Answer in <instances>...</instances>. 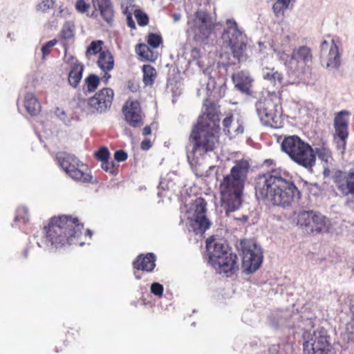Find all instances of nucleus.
<instances>
[{"instance_id":"4d7b16f0","label":"nucleus","mask_w":354,"mask_h":354,"mask_svg":"<svg viewBox=\"0 0 354 354\" xmlns=\"http://www.w3.org/2000/svg\"><path fill=\"white\" fill-rule=\"evenodd\" d=\"M151 128L149 126H146L145 127H144V129H142V134L144 136H147V135H149L151 133Z\"/></svg>"},{"instance_id":"0e129e2a","label":"nucleus","mask_w":354,"mask_h":354,"mask_svg":"<svg viewBox=\"0 0 354 354\" xmlns=\"http://www.w3.org/2000/svg\"><path fill=\"white\" fill-rule=\"evenodd\" d=\"M85 234L88 236L89 238H91V236H92V232L90 230H86V232H85Z\"/></svg>"},{"instance_id":"ea45409f","label":"nucleus","mask_w":354,"mask_h":354,"mask_svg":"<svg viewBox=\"0 0 354 354\" xmlns=\"http://www.w3.org/2000/svg\"><path fill=\"white\" fill-rule=\"evenodd\" d=\"M134 15L139 26H144L147 25L149 18L144 12L137 9L134 11Z\"/></svg>"},{"instance_id":"c9c22d12","label":"nucleus","mask_w":354,"mask_h":354,"mask_svg":"<svg viewBox=\"0 0 354 354\" xmlns=\"http://www.w3.org/2000/svg\"><path fill=\"white\" fill-rule=\"evenodd\" d=\"M101 167L104 171L111 175L115 176L118 172V165H116L113 161H109V159L101 162Z\"/></svg>"},{"instance_id":"39448f33","label":"nucleus","mask_w":354,"mask_h":354,"mask_svg":"<svg viewBox=\"0 0 354 354\" xmlns=\"http://www.w3.org/2000/svg\"><path fill=\"white\" fill-rule=\"evenodd\" d=\"M250 168L245 160L236 161L220 183L221 207L228 215L238 210L243 203V192Z\"/></svg>"},{"instance_id":"bf43d9fd","label":"nucleus","mask_w":354,"mask_h":354,"mask_svg":"<svg viewBox=\"0 0 354 354\" xmlns=\"http://www.w3.org/2000/svg\"><path fill=\"white\" fill-rule=\"evenodd\" d=\"M28 257V249H24L22 252V257L24 259H27Z\"/></svg>"},{"instance_id":"20e7f679","label":"nucleus","mask_w":354,"mask_h":354,"mask_svg":"<svg viewBox=\"0 0 354 354\" xmlns=\"http://www.w3.org/2000/svg\"><path fill=\"white\" fill-rule=\"evenodd\" d=\"M84 225L72 216L62 215L50 218L43 227V241L46 247L62 249L71 245H83L80 236Z\"/></svg>"},{"instance_id":"49530a36","label":"nucleus","mask_w":354,"mask_h":354,"mask_svg":"<svg viewBox=\"0 0 354 354\" xmlns=\"http://www.w3.org/2000/svg\"><path fill=\"white\" fill-rule=\"evenodd\" d=\"M272 9L274 14L276 15H279L281 12H282L283 10H286V8H283V6L281 3L277 1L273 4Z\"/></svg>"},{"instance_id":"f8f14e48","label":"nucleus","mask_w":354,"mask_h":354,"mask_svg":"<svg viewBox=\"0 0 354 354\" xmlns=\"http://www.w3.org/2000/svg\"><path fill=\"white\" fill-rule=\"evenodd\" d=\"M242 250L243 272L250 274L257 270L263 261L261 248L253 240H243L240 243Z\"/></svg>"},{"instance_id":"1a4fd4ad","label":"nucleus","mask_w":354,"mask_h":354,"mask_svg":"<svg viewBox=\"0 0 354 354\" xmlns=\"http://www.w3.org/2000/svg\"><path fill=\"white\" fill-rule=\"evenodd\" d=\"M187 24L194 40L206 44L215 28V19L207 10L200 9L189 17Z\"/></svg>"},{"instance_id":"864d4df0","label":"nucleus","mask_w":354,"mask_h":354,"mask_svg":"<svg viewBox=\"0 0 354 354\" xmlns=\"http://www.w3.org/2000/svg\"><path fill=\"white\" fill-rule=\"evenodd\" d=\"M181 14L180 13H173L171 15V17L174 22L178 21L181 19Z\"/></svg>"},{"instance_id":"9b49d317","label":"nucleus","mask_w":354,"mask_h":354,"mask_svg":"<svg viewBox=\"0 0 354 354\" xmlns=\"http://www.w3.org/2000/svg\"><path fill=\"white\" fill-rule=\"evenodd\" d=\"M200 88H198V95L205 94L214 98H221L225 95L226 90V80L225 77L210 75L209 69L203 70L200 73Z\"/></svg>"},{"instance_id":"c756f323","label":"nucleus","mask_w":354,"mask_h":354,"mask_svg":"<svg viewBox=\"0 0 354 354\" xmlns=\"http://www.w3.org/2000/svg\"><path fill=\"white\" fill-rule=\"evenodd\" d=\"M143 73L142 81L145 86H152L155 80V68L149 65L145 64L142 68Z\"/></svg>"},{"instance_id":"09e8293b","label":"nucleus","mask_w":354,"mask_h":354,"mask_svg":"<svg viewBox=\"0 0 354 354\" xmlns=\"http://www.w3.org/2000/svg\"><path fill=\"white\" fill-rule=\"evenodd\" d=\"M152 145L149 140L145 139L142 141L140 144V147L142 150H148L151 147Z\"/></svg>"},{"instance_id":"13d9d810","label":"nucleus","mask_w":354,"mask_h":354,"mask_svg":"<svg viewBox=\"0 0 354 354\" xmlns=\"http://www.w3.org/2000/svg\"><path fill=\"white\" fill-rule=\"evenodd\" d=\"M244 131L243 126L242 124H239L236 129V132L237 133H243Z\"/></svg>"},{"instance_id":"3c124183","label":"nucleus","mask_w":354,"mask_h":354,"mask_svg":"<svg viewBox=\"0 0 354 354\" xmlns=\"http://www.w3.org/2000/svg\"><path fill=\"white\" fill-rule=\"evenodd\" d=\"M62 33L65 39H68L73 36L72 31L68 28V30H62Z\"/></svg>"},{"instance_id":"58836bf2","label":"nucleus","mask_w":354,"mask_h":354,"mask_svg":"<svg viewBox=\"0 0 354 354\" xmlns=\"http://www.w3.org/2000/svg\"><path fill=\"white\" fill-rule=\"evenodd\" d=\"M91 0H77L75 3V10L80 13H85L91 8Z\"/></svg>"},{"instance_id":"423d86ee","label":"nucleus","mask_w":354,"mask_h":354,"mask_svg":"<svg viewBox=\"0 0 354 354\" xmlns=\"http://www.w3.org/2000/svg\"><path fill=\"white\" fill-rule=\"evenodd\" d=\"M206 250L209 263L221 272H233L236 266V254L226 242L210 236L206 240Z\"/></svg>"},{"instance_id":"ddd939ff","label":"nucleus","mask_w":354,"mask_h":354,"mask_svg":"<svg viewBox=\"0 0 354 354\" xmlns=\"http://www.w3.org/2000/svg\"><path fill=\"white\" fill-rule=\"evenodd\" d=\"M257 113L265 126L277 128L280 123L281 107L269 98H261L255 104Z\"/></svg>"},{"instance_id":"aec40b11","label":"nucleus","mask_w":354,"mask_h":354,"mask_svg":"<svg viewBox=\"0 0 354 354\" xmlns=\"http://www.w3.org/2000/svg\"><path fill=\"white\" fill-rule=\"evenodd\" d=\"M97 66L104 72L102 80L106 84L111 75L109 72L114 68L115 61L112 53L109 50L100 52L97 60Z\"/></svg>"},{"instance_id":"603ef678","label":"nucleus","mask_w":354,"mask_h":354,"mask_svg":"<svg viewBox=\"0 0 354 354\" xmlns=\"http://www.w3.org/2000/svg\"><path fill=\"white\" fill-rule=\"evenodd\" d=\"M329 46V43L326 40L322 41L320 46L321 52L323 53L324 51H326Z\"/></svg>"},{"instance_id":"680f3d73","label":"nucleus","mask_w":354,"mask_h":354,"mask_svg":"<svg viewBox=\"0 0 354 354\" xmlns=\"http://www.w3.org/2000/svg\"><path fill=\"white\" fill-rule=\"evenodd\" d=\"M75 335L73 330L71 331H68L66 333V337L68 339H70L71 337Z\"/></svg>"},{"instance_id":"dca6fc26","label":"nucleus","mask_w":354,"mask_h":354,"mask_svg":"<svg viewBox=\"0 0 354 354\" xmlns=\"http://www.w3.org/2000/svg\"><path fill=\"white\" fill-rule=\"evenodd\" d=\"M194 213L189 220V230H192L196 234L202 235L212 225V222L206 215L207 203L201 197L197 198L194 203Z\"/></svg>"},{"instance_id":"052dcab7","label":"nucleus","mask_w":354,"mask_h":354,"mask_svg":"<svg viewBox=\"0 0 354 354\" xmlns=\"http://www.w3.org/2000/svg\"><path fill=\"white\" fill-rule=\"evenodd\" d=\"M272 160L271 159H267L264 161V165L266 166L271 165L272 164Z\"/></svg>"},{"instance_id":"5fc2aeb1","label":"nucleus","mask_w":354,"mask_h":354,"mask_svg":"<svg viewBox=\"0 0 354 354\" xmlns=\"http://www.w3.org/2000/svg\"><path fill=\"white\" fill-rule=\"evenodd\" d=\"M291 0H277L283 6V8H288Z\"/></svg>"},{"instance_id":"bb28decb","label":"nucleus","mask_w":354,"mask_h":354,"mask_svg":"<svg viewBox=\"0 0 354 354\" xmlns=\"http://www.w3.org/2000/svg\"><path fill=\"white\" fill-rule=\"evenodd\" d=\"M341 66V57L335 39L332 40V44L330 46L329 52L327 57L326 68L328 70L338 69Z\"/></svg>"},{"instance_id":"f257e3e1","label":"nucleus","mask_w":354,"mask_h":354,"mask_svg":"<svg viewBox=\"0 0 354 354\" xmlns=\"http://www.w3.org/2000/svg\"><path fill=\"white\" fill-rule=\"evenodd\" d=\"M270 320L276 328H300L303 333L304 354H329L332 346L327 330L320 328L311 332L313 322L310 318H304L298 312L281 310L273 314Z\"/></svg>"},{"instance_id":"2f4dec72","label":"nucleus","mask_w":354,"mask_h":354,"mask_svg":"<svg viewBox=\"0 0 354 354\" xmlns=\"http://www.w3.org/2000/svg\"><path fill=\"white\" fill-rule=\"evenodd\" d=\"M292 347L289 343L273 344L269 348V354H289L292 353Z\"/></svg>"},{"instance_id":"f3484780","label":"nucleus","mask_w":354,"mask_h":354,"mask_svg":"<svg viewBox=\"0 0 354 354\" xmlns=\"http://www.w3.org/2000/svg\"><path fill=\"white\" fill-rule=\"evenodd\" d=\"M114 92L110 88H103L88 99V104L96 112L102 113L109 109L112 104Z\"/></svg>"},{"instance_id":"a211bd4d","label":"nucleus","mask_w":354,"mask_h":354,"mask_svg":"<svg viewBox=\"0 0 354 354\" xmlns=\"http://www.w3.org/2000/svg\"><path fill=\"white\" fill-rule=\"evenodd\" d=\"M126 122L133 128H139L144 124V114L138 101L127 100L122 108Z\"/></svg>"},{"instance_id":"393cba45","label":"nucleus","mask_w":354,"mask_h":354,"mask_svg":"<svg viewBox=\"0 0 354 354\" xmlns=\"http://www.w3.org/2000/svg\"><path fill=\"white\" fill-rule=\"evenodd\" d=\"M84 69V65L80 63L77 59L72 58V63L68 75V84L73 88H76L82 78Z\"/></svg>"},{"instance_id":"473e14b6","label":"nucleus","mask_w":354,"mask_h":354,"mask_svg":"<svg viewBox=\"0 0 354 354\" xmlns=\"http://www.w3.org/2000/svg\"><path fill=\"white\" fill-rule=\"evenodd\" d=\"M102 77L100 78L95 74H90L88 75L84 80L85 86H86V91L88 93H93L95 91V90L98 88L100 80Z\"/></svg>"},{"instance_id":"9d476101","label":"nucleus","mask_w":354,"mask_h":354,"mask_svg":"<svg viewBox=\"0 0 354 354\" xmlns=\"http://www.w3.org/2000/svg\"><path fill=\"white\" fill-rule=\"evenodd\" d=\"M57 158L61 167L72 179L82 183L92 182L93 176L88 166L75 156L59 153Z\"/></svg>"},{"instance_id":"6e6d98bb","label":"nucleus","mask_w":354,"mask_h":354,"mask_svg":"<svg viewBox=\"0 0 354 354\" xmlns=\"http://www.w3.org/2000/svg\"><path fill=\"white\" fill-rule=\"evenodd\" d=\"M162 43V39L160 34L156 33V48Z\"/></svg>"},{"instance_id":"a19ab883","label":"nucleus","mask_w":354,"mask_h":354,"mask_svg":"<svg viewBox=\"0 0 354 354\" xmlns=\"http://www.w3.org/2000/svg\"><path fill=\"white\" fill-rule=\"evenodd\" d=\"M57 44L56 39L50 40L48 42H46L42 47H41V52H42V56L43 59H45V57L48 55L51 51V48Z\"/></svg>"},{"instance_id":"79ce46f5","label":"nucleus","mask_w":354,"mask_h":354,"mask_svg":"<svg viewBox=\"0 0 354 354\" xmlns=\"http://www.w3.org/2000/svg\"><path fill=\"white\" fill-rule=\"evenodd\" d=\"M54 1L53 0H44L37 6V9L41 12H46L50 8H53Z\"/></svg>"},{"instance_id":"4468645a","label":"nucleus","mask_w":354,"mask_h":354,"mask_svg":"<svg viewBox=\"0 0 354 354\" xmlns=\"http://www.w3.org/2000/svg\"><path fill=\"white\" fill-rule=\"evenodd\" d=\"M297 223L304 227L307 232L316 234L328 232L330 225L326 216L313 210L300 212Z\"/></svg>"},{"instance_id":"4be33fe9","label":"nucleus","mask_w":354,"mask_h":354,"mask_svg":"<svg viewBox=\"0 0 354 354\" xmlns=\"http://www.w3.org/2000/svg\"><path fill=\"white\" fill-rule=\"evenodd\" d=\"M232 81L235 88L246 95L252 93L251 87L253 80L248 71H241L232 75Z\"/></svg>"},{"instance_id":"f03ea898","label":"nucleus","mask_w":354,"mask_h":354,"mask_svg":"<svg viewBox=\"0 0 354 354\" xmlns=\"http://www.w3.org/2000/svg\"><path fill=\"white\" fill-rule=\"evenodd\" d=\"M286 172L280 169L259 174L255 179V196L258 200L283 208L299 198L295 184L288 180Z\"/></svg>"},{"instance_id":"a878e982","label":"nucleus","mask_w":354,"mask_h":354,"mask_svg":"<svg viewBox=\"0 0 354 354\" xmlns=\"http://www.w3.org/2000/svg\"><path fill=\"white\" fill-rule=\"evenodd\" d=\"M133 267L138 270L151 272L155 267V257L153 253L140 254L133 262Z\"/></svg>"},{"instance_id":"774afa93","label":"nucleus","mask_w":354,"mask_h":354,"mask_svg":"<svg viewBox=\"0 0 354 354\" xmlns=\"http://www.w3.org/2000/svg\"><path fill=\"white\" fill-rule=\"evenodd\" d=\"M242 219H243V221H248V217L247 216H243Z\"/></svg>"},{"instance_id":"6ab92c4d","label":"nucleus","mask_w":354,"mask_h":354,"mask_svg":"<svg viewBox=\"0 0 354 354\" xmlns=\"http://www.w3.org/2000/svg\"><path fill=\"white\" fill-rule=\"evenodd\" d=\"M334 183L344 196L351 194L354 196V169L348 171H337L334 175Z\"/></svg>"},{"instance_id":"69168bd1","label":"nucleus","mask_w":354,"mask_h":354,"mask_svg":"<svg viewBox=\"0 0 354 354\" xmlns=\"http://www.w3.org/2000/svg\"><path fill=\"white\" fill-rule=\"evenodd\" d=\"M337 145H338V147H342V151H344V150L345 147H344V146H343V145H342V140H340L339 142H337ZM344 146H346V145H345Z\"/></svg>"},{"instance_id":"c03bdc74","label":"nucleus","mask_w":354,"mask_h":354,"mask_svg":"<svg viewBox=\"0 0 354 354\" xmlns=\"http://www.w3.org/2000/svg\"><path fill=\"white\" fill-rule=\"evenodd\" d=\"M128 158V154L122 149L118 150L114 153V159L118 162L125 161Z\"/></svg>"},{"instance_id":"0eeeda50","label":"nucleus","mask_w":354,"mask_h":354,"mask_svg":"<svg viewBox=\"0 0 354 354\" xmlns=\"http://www.w3.org/2000/svg\"><path fill=\"white\" fill-rule=\"evenodd\" d=\"M281 150L297 164L312 169L315 164L316 154L313 147L297 136L286 137L281 144Z\"/></svg>"},{"instance_id":"7c9ffc66","label":"nucleus","mask_w":354,"mask_h":354,"mask_svg":"<svg viewBox=\"0 0 354 354\" xmlns=\"http://www.w3.org/2000/svg\"><path fill=\"white\" fill-rule=\"evenodd\" d=\"M98 7L102 17L108 24H111L113 19V9L112 6L105 1L104 3H98Z\"/></svg>"},{"instance_id":"e2e57ef3","label":"nucleus","mask_w":354,"mask_h":354,"mask_svg":"<svg viewBox=\"0 0 354 354\" xmlns=\"http://www.w3.org/2000/svg\"><path fill=\"white\" fill-rule=\"evenodd\" d=\"M151 292L153 294V295H155V282L152 283L151 284Z\"/></svg>"},{"instance_id":"a18cd8bd","label":"nucleus","mask_w":354,"mask_h":354,"mask_svg":"<svg viewBox=\"0 0 354 354\" xmlns=\"http://www.w3.org/2000/svg\"><path fill=\"white\" fill-rule=\"evenodd\" d=\"M232 122V116H227L224 118L223 121V130L224 131H227V133L230 132L229 128L231 126Z\"/></svg>"},{"instance_id":"2eb2a0df","label":"nucleus","mask_w":354,"mask_h":354,"mask_svg":"<svg viewBox=\"0 0 354 354\" xmlns=\"http://www.w3.org/2000/svg\"><path fill=\"white\" fill-rule=\"evenodd\" d=\"M311 50L308 46H302L295 49L291 54L290 60L286 64L290 78L292 81L299 78L303 73V69L311 62Z\"/></svg>"},{"instance_id":"6e6552de","label":"nucleus","mask_w":354,"mask_h":354,"mask_svg":"<svg viewBox=\"0 0 354 354\" xmlns=\"http://www.w3.org/2000/svg\"><path fill=\"white\" fill-rule=\"evenodd\" d=\"M221 39L224 45L230 47L235 59L239 62L243 59L246 48V37L234 19L226 20Z\"/></svg>"},{"instance_id":"e433bc0d","label":"nucleus","mask_w":354,"mask_h":354,"mask_svg":"<svg viewBox=\"0 0 354 354\" xmlns=\"http://www.w3.org/2000/svg\"><path fill=\"white\" fill-rule=\"evenodd\" d=\"M316 156L317 155L319 159L321 160L328 162L329 159L331 158V151L325 145H322L319 148L316 149Z\"/></svg>"},{"instance_id":"8fccbe9b","label":"nucleus","mask_w":354,"mask_h":354,"mask_svg":"<svg viewBox=\"0 0 354 354\" xmlns=\"http://www.w3.org/2000/svg\"><path fill=\"white\" fill-rule=\"evenodd\" d=\"M164 291L163 286L156 282V297H162Z\"/></svg>"},{"instance_id":"338daca9","label":"nucleus","mask_w":354,"mask_h":354,"mask_svg":"<svg viewBox=\"0 0 354 354\" xmlns=\"http://www.w3.org/2000/svg\"><path fill=\"white\" fill-rule=\"evenodd\" d=\"M143 302L145 304H150L151 303V301L149 300H147V299L145 297V295H143Z\"/></svg>"},{"instance_id":"b1692460","label":"nucleus","mask_w":354,"mask_h":354,"mask_svg":"<svg viewBox=\"0 0 354 354\" xmlns=\"http://www.w3.org/2000/svg\"><path fill=\"white\" fill-rule=\"evenodd\" d=\"M349 113L346 111H341L338 112L334 119V127L337 137L341 139L343 146L344 147L346 140L348 138V121L344 118Z\"/></svg>"},{"instance_id":"37998d69","label":"nucleus","mask_w":354,"mask_h":354,"mask_svg":"<svg viewBox=\"0 0 354 354\" xmlns=\"http://www.w3.org/2000/svg\"><path fill=\"white\" fill-rule=\"evenodd\" d=\"M169 188V183L165 185V183L163 182V180H161L160 181V184L158 187V192L157 193L158 196L160 198L167 197V193L165 191H166V189H168Z\"/></svg>"},{"instance_id":"5701e85b","label":"nucleus","mask_w":354,"mask_h":354,"mask_svg":"<svg viewBox=\"0 0 354 354\" xmlns=\"http://www.w3.org/2000/svg\"><path fill=\"white\" fill-rule=\"evenodd\" d=\"M147 43L138 44L136 46V53L142 60L153 62V49H155V33H150L148 35Z\"/></svg>"},{"instance_id":"7ed1b4c3","label":"nucleus","mask_w":354,"mask_h":354,"mask_svg":"<svg viewBox=\"0 0 354 354\" xmlns=\"http://www.w3.org/2000/svg\"><path fill=\"white\" fill-rule=\"evenodd\" d=\"M205 112L201 115L192 129L191 138L194 142L192 150L187 153V159H199L208 152L213 151L218 142L216 131L219 129V111L215 104L206 99Z\"/></svg>"},{"instance_id":"cd10ccee","label":"nucleus","mask_w":354,"mask_h":354,"mask_svg":"<svg viewBox=\"0 0 354 354\" xmlns=\"http://www.w3.org/2000/svg\"><path fill=\"white\" fill-rule=\"evenodd\" d=\"M24 106L30 115H37L41 109L38 99L32 93H28L24 97Z\"/></svg>"},{"instance_id":"412c9836","label":"nucleus","mask_w":354,"mask_h":354,"mask_svg":"<svg viewBox=\"0 0 354 354\" xmlns=\"http://www.w3.org/2000/svg\"><path fill=\"white\" fill-rule=\"evenodd\" d=\"M167 91L172 94V102L174 103L177 97L182 91V82L180 74L176 67L169 69L167 82Z\"/></svg>"},{"instance_id":"4c0bfd02","label":"nucleus","mask_w":354,"mask_h":354,"mask_svg":"<svg viewBox=\"0 0 354 354\" xmlns=\"http://www.w3.org/2000/svg\"><path fill=\"white\" fill-rule=\"evenodd\" d=\"M94 156L100 162L106 161L110 158V152L107 147H102L95 152Z\"/></svg>"},{"instance_id":"c85d7f7f","label":"nucleus","mask_w":354,"mask_h":354,"mask_svg":"<svg viewBox=\"0 0 354 354\" xmlns=\"http://www.w3.org/2000/svg\"><path fill=\"white\" fill-rule=\"evenodd\" d=\"M263 77L264 80L270 81L274 85L278 84L279 85L285 84L283 82V75L274 68H268L266 71L263 72Z\"/></svg>"},{"instance_id":"f704fd0d","label":"nucleus","mask_w":354,"mask_h":354,"mask_svg":"<svg viewBox=\"0 0 354 354\" xmlns=\"http://www.w3.org/2000/svg\"><path fill=\"white\" fill-rule=\"evenodd\" d=\"M191 58L188 61V64L190 66L196 65L198 67L200 71H202V66L201 64V61L199 60V58L201 57V51L197 48H194L192 49L190 53Z\"/></svg>"},{"instance_id":"72a5a7b5","label":"nucleus","mask_w":354,"mask_h":354,"mask_svg":"<svg viewBox=\"0 0 354 354\" xmlns=\"http://www.w3.org/2000/svg\"><path fill=\"white\" fill-rule=\"evenodd\" d=\"M104 44V42L102 40H95L91 41L90 45L87 47L86 51V55H95L99 53L100 54V52L102 50V46Z\"/></svg>"},{"instance_id":"de8ad7c7","label":"nucleus","mask_w":354,"mask_h":354,"mask_svg":"<svg viewBox=\"0 0 354 354\" xmlns=\"http://www.w3.org/2000/svg\"><path fill=\"white\" fill-rule=\"evenodd\" d=\"M127 26L131 28V29H135L136 28V24L133 19V17L131 16V13H128L127 15Z\"/></svg>"}]
</instances>
